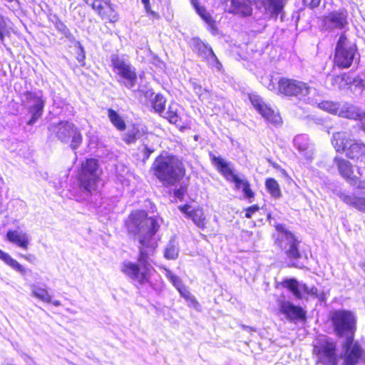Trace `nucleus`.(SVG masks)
<instances>
[{"mask_svg":"<svg viewBox=\"0 0 365 365\" xmlns=\"http://www.w3.org/2000/svg\"><path fill=\"white\" fill-rule=\"evenodd\" d=\"M351 82L352 78L347 73L336 76L333 78V84L341 90L346 88Z\"/></svg>","mask_w":365,"mask_h":365,"instance_id":"e433bc0d","label":"nucleus"},{"mask_svg":"<svg viewBox=\"0 0 365 365\" xmlns=\"http://www.w3.org/2000/svg\"><path fill=\"white\" fill-rule=\"evenodd\" d=\"M307 4L309 3L312 7L317 6L319 4V0H304Z\"/></svg>","mask_w":365,"mask_h":365,"instance_id":"e2e57ef3","label":"nucleus"},{"mask_svg":"<svg viewBox=\"0 0 365 365\" xmlns=\"http://www.w3.org/2000/svg\"><path fill=\"white\" fill-rule=\"evenodd\" d=\"M21 257L27 260L29 262L34 263L36 260V257L35 255L29 254V255H21Z\"/></svg>","mask_w":365,"mask_h":365,"instance_id":"bf43d9fd","label":"nucleus"},{"mask_svg":"<svg viewBox=\"0 0 365 365\" xmlns=\"http://www.w3.org/2000/svg\"><path fill=\"white\" fill-rule=\"evenodd\" d=\"M335 162L337 165L340 174L351 185H356L359 189H364L363 182H359L357 185L359 178L353 175L351 164L346 160L343 158H335Z\"/></svg>","mask_w":365,"mask_h":365,"instance_id":"dca6fc26","label":"nucleus"},{"mask_svg":"<svg viewBox=\"0 0 365 365\" xmlns=\"http://www.w3.org/2000/svg\"><path fill=\"white\" fill-rule=\"evenodd\" d=\"M294 146L306 159H312L314 146L306 135H298L294 138Z\"/></svg>","mask_w":365,"mask_h":365,"instance_id":"a211bd4d","label":"nucleus"},{"mask_svg":"<svg viewBox=\"0 0 365 365\" xmlns=\"http://www.w3.org/2000/svg\"><path fill=\"white\" fill-rule=\"evenodd\" d=\"M362 113L356 106L345 103L340 106L338 115L342 118L359 120Z\"/></svg>","mask_w":365,"mask_h":365,"instance_id":"bb28decb","label":"nucleus"},{"mask_svg":"<svg viewBox=\"0 0 365 365\" xmlns=\"http://www.w3.org/2000/svg\"><path fill=\"white\" fill-rule=\"evenodd\" d=\"M185 194V190L180 187L175 191V196L178 198H182Z\"/></svg>","mask_w":365,"mask_h":365,"instance_id":"680f3d73","label":"nucleus"},{"mask_svg":"<svg viewBox=\"0 0 365 365\" xmlns=\"http://www.w3.org/2000/svg\"><path fill=\"white\" fill-rule=\"evenodd\" d=\"M323 22L327 29H342L346 24V15L343 12L331 13L324 17Z\"/></svg>","mask_w":365,"mask_h":365,"instance_id":"5701e85b","label":"nucleus"},{"mask_svg":"<svg viewBox=\"0 0 365 365\" xmlns=\"http://www.w3.org/2000/svg\"><path fill=\"white\" fill-rule=\"evenodd\" d=\"M103 2V9L99 11L98 15L110 22H115L118 21V15L115 12L113 5L110 4V0H101Z\"/></svg>","mask_w":365,"mask_h":365,"instance_id":"c756f323","label":"nucleus"},{"mask_svg":"<svg viewBox=\"0 0 365 365\" xmlns=\"http://www.w3.org/2000/svg\"><path fill=\"white\" fill-rule=\"evenodd\" d=\"M141 2L143 4L145 11L148 14L151 15L155 18L159 17L158 14L151 9L150 0H141Z\"/></svg>","mask_w":365,"mask_h":365,"instance_id":"de8ad7c7","label":"nucleus"},{"mask_svg":"<svg viewBox=\"0 0 365 365\" xmlns=\"http://www.w3.org/2000/svg\"><path fill=\"white\" fill-rule=\"evenodd\" d=\"M165 271L166 277L170 280L173 286H179V283L181 282V279L178 276L174 274L170 270L165 269Z\"/></svg>","mask_w":365,"mask_h":365,"instance_id":"49530a36","label":"nucleus"},{"mask_svg":"<svg viewBox=\"0 0 365 365\" xmlns=\"http://www.w3.org/2000/svg\"><path fill=\"white\" fill-rule=\"evenodd\" d=\"M166 100L164 96L161 94H156L152 101V105L155 110L158 113H163L165 111Z\"/></svg>","mask_w":365,"mask_h":365,"instance_id":"58836bf2","label":"nucleus"},{"mask_svg":"<svg viewBox=\"0 0 365 365\" xmlns=\"http://www.w3.org/2000/svg\"><path fill=\"white\" fill-rule=\"evenodd\" d=\"M279 311L289 321L301 319L304 317L302 309L289 302L282 301L279 305Z\"/></svg>","mask_w":365,"mask_h":365,"instance_id":"aec40b11","label":"nucleus"},{"mask_svg":"<svg viewBox=\"0 0 365 365\" xmlns=\"http://www.w3.org/2000/svg\"><path fill=\"white\" fill-rule=\"evenodd\" d=\"M356 52V46L349 43L347 38L341 35L336 47L334 58L336 65L341 68L350 67L354 59Z\"/></svg>","mask_w":365,"mask_h":365,"instance_id":"9d476101","label":"nucleus"},{"mask_svg":"<svg viewBox=\"0 0 365 365\" xmlns=\"http://www.w3.org/2000/svg\"><path fill=\"white\" fill-rule=\"evenodd\" d=\"M185 299L190 307L197 309V307L200 306L199 303L191 293L188 294V297H185Z\"/></svg>","mask_w":365,"mask_h":365,"instance_id":"5fc2aeb1","label":"nucleus"},{"mask_svg":"<svg viewBox=\"0 0 365 365\" xmlns=\"http://www.w3.org/2000/svg\"><path fill=\"white\" fill-rule=\"evenodd\" d=\"M157 139V137L152 133L147 134L143 139L142 145L138 148L139 152L143 155V160H147L151 153H153L155 149V145L154 141Z\"/></svg>","mask_w":365,"mask_h":365,"instance_id":"393cba45","label":"nucleus"},{"mask_svg":"<svg viewBox=\"0 0 365 365\" xmlns=\"http://www.w3.org/2000/svg\"><path fill=\"white\" fill-rule=\"evenodd\" d=\"M276 230L277 231L276 243L281 250L284 251L289 259V265L299 269L304 268L307 259L299 251V241L282 225H277Z\"/></svg>","mask_w":365,"mask_h":365,"instance_id":"20e7f679","label":"nucleus"},{"mask_svg":"<svg viewBox=\"0 0 365 365\" xmlns=\"http://www.w3.org/2000/svg\"><path fill=\"white\" fill-rule=\"evenodd\" d=\"M179 249L174 240L169 242L165 251V257L168 259H175L178 256Z\"/></svg>","mask_w":365,"mask_h":365,"instance_id":"4c0bfd02","label":"nucleus"},{"mask_svg":"<svg viewBox=\"0 0 365 365\" xmlns=\"http://www.w3.org/2000/svg\"><path fill=\"white\" fill-rule=\"evenodd\" d=\"M361 129L365 132V113L363 112L359 119Z\"/></svg>","mask_w":365,"mask_h":365,"instance_id":"052dcab7","label":"nucleus"},{"mask_svg":"<svg viewBox=\"0 0 365 365\" xmlns=\"http://www.w3.org/2000/svg\"><path fill=\"white\" fill-rule=\"evenodd\" d=\"M56 28L63 34L67 36L69 34V30L67 26L60 20H57L55 24Z\"/></svg>","mask_w":365,"mask_h":365,"instance_id":"09e8293b","label":"nucleus"},{"mask_svg":"<svg viewBox=\"0 0 365 365\" xmlns=\"http://www.w3.org/2000/svg\"><path fill=\"white\" fill-rule=\"evenodd\" d=\"M192 5L195 8L198 15L210 26H212L214 21L210 14L207 11L204 6L199 4L197 0H190Z\"/></svg>","mask_w":365,"mask_h":365,"instance_id":"72a5a7b5","label":"nucleus"},{"mask_svg":"<svg viewBox=\"0 0 365 365\" xmlns=\"http://www.w3.org/2000/svg\"><path fill=\"white\" fill-rule=\"evenodd\" d=\"M163 116L170 123L175 124L180 129L184 127L182 123V109L176 103H171L166 111H164Z\"/></svg>","mask_w":365,"mask_h":365,"instance_id":"412c9836","label":"nucleus"},{"mask_svg":"<svg viewBox=\"0 0 365 365\" xmlns=\"http://www.w3.org/2000/svg\"><path fill=\"white\" fill-rule=\"evenodd\" d=\"M153 174L165 185H173L185 175L182 162L174 155L158 156L150 168Z\"/></svg>","mask_w":365,"mask_h":365,"instance_id":"f03ea898","label":"nucleus"},{"mask_svg":"<svg viewBox=\"0 0 365 365\" xmlns=\"http://www.w3.org/2000/svg\"><path fill=\"white\" fill-rule=\"evenodd\" d=\"M185 299L190 307L197 309V307L200 306L199 303L191 293L188 294V297H185Z\"/></svg>","mask_w":365,"mask_h":365,"instance_id":"603ef678","label":"nucleus"},{"mask_svg":"<svg viewBox=\"0 0 365 365\" xmlns=\"http://www.w3.org/2000/svg\"><path fill=\"white\" fill-rule=\"evenodd\" d=\"M210 157L216 169L227 180L235 182V180L239 178L234 173L232 163L230 162L226 161L220 156H215L212 153H210Z\"/></svg>","mask_w":365,"mask_h":365,"instance_id":"2eb2a0df","label":"nucleus"},{"mask_svg":"<svg viewBox=\"0 0 365 365\" xmlns=\"http://www.w3.org/2000/svg\"><path fill=\"white\" fill-rule=\"evenodd\" d=\"M101 174L97 160L87 159L82 163L78 175L80 189L91 194L97 191L101 183Z\"/></svg>","mask_w":365,"mask_h":365,"instance_id":"39448f33","label":"nucleus"},{"mask_svg":"<svg viewBox=\"0 0 365 365\" xmlns=\"http://www.w3.org/2000/svg\"><path fill=\"white\" fill-rule=\"evenodd\" d=\"M0 259L4 263L11 267L13 269L19 272L21 275H25L26 273V268L19 263L16 259H13L8 253L0 250Z\"/></svg>","mask_w":365,"mask_h":365,"instance_id":"7c9ffc66","label":"nucleus"},{"mask_svg":"<svg viewBox=\"0 0 365 365\" xmlns=\"http://www.w3.org/2000/svg\"><path fill=\"white\" fill-rule=\"evenodd\" d=\"M185 299L190 307L197 309V307L200 306L199 303L191 293L188 294V297H185Z\"/></svg>","mask_w":365,"mask_h":365,"instance_id":"3c124183","label":"nucleus"},{"mask_svg":"<svg viewBox=\"0 0 365 365\" xmlns=\"http://www.w3.org/2000/svg\"><path fill=\"white\" fill-rule=\"evenodd\" d=\"M23 103L28 109L31 118L28 121L30 125H34L39 119L43 112L45 101L41 91H26L24 94Z\"/></svg>","mask_w":365,"mask_h":365,"instance_id":"1a4fd4ad","label":"nucleus"},{"mask_svg":"<svg viewBox=\"0 0 365 365\" xmlns=\"http://www.w3.org/2000/svg\"><path fill=\"white\" fill-rule=\"evenodd\" d=\"M332 145L337 152H345L348 158L361 162L365 161V144L361 140L350 139L346 133H334Z\"/></svg>","mask_w":365,"mask_h":365,"instance_id":"423d86ee","label":"nucleus"},{"mask_svg":"<svg viewBox=\"0 0 365 365\" xmlns=\"http://www.w3.org/2000/svg\"><path fill=\"white\" fill-rule=\"evenodd\" d=\"M6 240L24 250H28L30 244L29 235L21 230H9L6 233Z\"/></svg>","mask_w":365,"mask_h":365,"instance_id":"4be33fe9","label":"nucleus"},{"mask_svg":"<svg viewBox=\"0 0 365 365\" xmlns=\"http://www.w3.org/2000/svg\"><path fill=\"white\" fill-rule=\"evenodd\" d=\"M285 0H261V4L267 14L277 18L284 8Z\"/></svg>","mask_w":365,"mask_h":365,"instance_id":"a878e982","label":"nucleus"},{"mask_svg":"<svg viewBox=\"0 0 365 365\" xmlns=\"http://www.w3.org/2000/svg\"><path fill=\"white\" fill-rule=\"evenodd\" d=\"M225 6L229 13L243 17L249 16L252 13L250 0H227Z\"/></svg>","mask_w":365,"mask_h":365,"instance_id":"ddd939ff","label":"nucleus"},{"mask_svg":"<svg viewBox=\"0 0 365 365\" xmlns=\"http://www.w3.org/2000/svg\"><path fill=\"white\" fill-rule=\"evenodd\" d=\"M185 299L190 307L197 309V307L200 306L199 303L191 293L188 294V297H185Z\"/></svg>","mask_w":365,"mask_h":365,"instance_id":"6e6d98bb","label":"nucleus"},{"mask_svg":"<svg viewBox=\"0 0 365 365\" xmlns=\"http://www.w3.org/2000/svg\"><path fill=\"white\" fill-rule=\"evenodd\" d=\"M269 91H274L277 93L283 94L287 96L306 97V101L309 104L316 106L319 108V103L317 98L309 97L311 94L317 93V90L308 86L306 83L292 78L285 77L279 78L277 80V86L273 82V79L269 80L267 86Z\"/></svg>","mask_w":365,"mask_h":365,"instance_id":"7ed1b4c3","label":"nucleus"},{"mask_svg":"<svg viewBox=\"0 0 365 365\" xmlns=\"http://www.w3.org/2000/svg\"><path fill=\"white\" fill-rule=\"evenodd\" d=\"M140 132L139 129L136 127H133L124 134L123 138L127 144H130L135 143L136 140L140 138Z\"/></svg>","mask_w":365,"mask_h":365,"instance_id":"ea45409f","label":"nucleus"},{"mask_svg":"<svg viewBox=\"0 0 365 365\" xmlns=\"http://www.w3.org/2000/svg\"><path fill=\"white\" fill-rule=\"evenodd\" d=\"M110 60L114 72L119 77L118 81L127 88L133 90L138 80L135 67L128 60L118 55H112Z\"/></svg>","mask_w":365,"mask_h":365,"instance_id":"6e6552de","label":"nucleus"},{"mask_svg":"<svg viewBox=\"0 0 365 365\" xmlns=\"http://www.w3.org/2000/svg\"><path fill=\"white\" fill-rule=\"evenodd\" d=\"M190 43L192 50L204 59L212 51V48L199 38H192Z\"/></svg>","mask_w":365,"mask_h":365,"instance_id":"cd10ccee","label":"nucleus"},{"mask_svg":"<svg viewBox=\"0 0 365 365\" xmlns=\"http://www.w3.org/2000/svg\"><path fill=\"white\" fill-rule=\"evenodd\" d=\"M161 222L158 217H148V213L144 210L132 212L126 221L128 232L138 242L140 254L138 263L124 261L120 270L135 283L143 285L149 282L153 267L148 259L150 256L153 255L158 246L155 234Z\"/></svg>","mask_w":365,"mask_h":365,"instance_id":"f257e3e1","label":"nucleus"},{"mask_svg":"<svg viewBox=\"0 0 365 365\" xmlns=\"http://www.w3.org/2000/svg\"><path fill=\"white\" fill-rule=\"evenodd\" d=\"M340 106L341 105L332 101H325L321 102V109L336 115H338Z\"/></svg>","mask_w":365,"mask_h":365,"instance_id":"79ce46f5","label":"nucleus"},{"mask_svg":"<svg viewBox=\"0 0 365 365\" xmlns=\"http://www.w3.org/2000/svg\"><path fill=\"white\" fill-rule=\"evenodd\" d=\"M259 207L257 205H252L247 207L245 210V217L247 218H250L254 213L259 210Z\"/></svg>","mask_w":365,"mask_h":365,"instance_id":"4d7b16f0","label":"nucleus"},{"mask_svg":"<svg viewBox=\"0 0 365 365\" xmlns=\"http://www.w3.org/2000/svg\"><path fill=\"white\" fill-rule=\"evenodd\" d=\"M336 342L321 339V362L325 365H337Z\"/></svg>","mask_w":365,"mask_h":365,"instance_id":"4468645a","label":"nucleus"},{"mask_svg":"<svg viewBox=\"0 0 365 365\" xmlns=\"http://www.w3.org/2000/svg\"><path fill=\"white\" fill-rule=\"evenodd\" d=\"M179 209L187 217L190 218L198 227L201 229L205 227V217L202 208H192L190 205H185L179 206Z\"/></svg>","mask_w":365,"mask_h":365,"instance_id":"f3484780","label":"nucleus"},{"mask_svg":"<svg viewBox=\"0 0 365 365\" xmlns=\"http://www.w3.org/2000/svg\"><path fill=\"white\" fill-rule=\"evenodd\" d=\"M108 117L113 126L118 130H124L125 129L126 126L124 120L115 110L112 108L108 109Z\"/></svg>","mask_w":365,"mask_h":365,"instance_id":"473e14b6","label":"nucleus"},{"mask_svg":"<svg viewBox=\"0 0 365 365\" xmlns=\"http://www.w3.org/2000/svg\"><path fill=\"white\" fill-rule=\"evenodd\" d=\"M283 286L287 288L293 295L298 299L302 297L303 292H306L307 287L304 284H301L294 279H287L284 280Z\"/></svg>","mask_w":365,"mask_h":365,"instance_id":"c85d7f7f","label":"nucleus"},{"mask_svg":"<svg viewBox=\"0 0 365 365\" xmlns=\"http://www.w3.org/2000/svg\"><path fill=\"white\" fill-rule=\"evenodd\" d=\"M192 87L195 93L199 96V98H202V99H203L202 88L201 86L196 83H192Z\"/></svg>","mask_w":365,"mask_h":365,"instance_id":"13d9d810","label":"nucleus"},{"mask_svg":"<svg viewBox=\"0 0 365 365\" xmlns=\"http://www.w3.org/2000/svg\"><path fill=\"white\" fill-rule=\"evenodd\" d=\"M265 187L272 197L278 198L281 196L279 185L275 179L267 178L265 181Z\"/></svg>","mask_w":365,"mask_h":365,"instance_id":"c9c22d12","label":"nucleus"},{"mask_svg":"<svg viewBox=\"0 0 365 365\" xmlns=\"http://www.w3.org/2000/svg\"><path fill=\"white\" fill-rule=\"evenodd\" d=\"M205 59L207 61L210 66L215 68L217 71L221 70L222 64L218 61L213 51Z\"/></svg>","mask_w":365,"mask_h":365,"instance_id":"37998d69","label":"nucleus"},{"mask_svg":"<svg viewBox=\"0 0 365 365\" xmlns=\"http://www.w3.org/2000/svg\"><path fill=\"white\" fill-rule=\"evenodd\" d=\"M331 320L335 334L341 338L354 337L356 330V319L354 314L346 310L332 312Z\"/></svg>","mask_w":365,"mask_h":365,"instance_id":"0eeeda50","label":"nucleus"},{"mask_svg":"<svg viewBox=\"0 0 365 365\" xmlns=\"http://www.w3.org/2000/svg\"><path fill=\"white\" fill-rule=\"evenodd\" d=\"M81 54H80L78 57V61L79 62H82L83 61V59L85 58V55H84V52H83V48L81 46Z\"/></svg>","mask_w":365,"mask_h":365,"instance_id":"0e129e2a","label":"nucleus"},{"mask_svg":"<svg viewBox=\"0 0 365 365\" xmlns=\"http://www.w3.org/2000/svg\"><path fill=\"white\" fill-rule=\"evenodd\" d=\"M11 30L9 19L0 15V41L1 43H4L5 36H9Z\"/></svg>","mask_w":365,"mask_h":365,"instance_id":"f704fd0d","label":"nucleus"},{"mask_svg":"<svg viewBox=\"0 0 365 365\" xmlns=\"http://www.w3.org/2000/svg\"><path fill=\"white\" fill-rule=\"evenodd\" d=\"M175 287L178 289L183 298L188 297V294H190L187 288L182 284V281L179 283V286H175Z\"/></svg>","mask_w":365,"mask_h":365,"instance_id":"8fccbe9b","label":"nucleus"},{"mask_svg":"<svg viewBox=\"0 0 365 365\" xmlns=\"http://www.w3.org/2000/svg\"><path fill=\"white\" fill-rule=\"evenodd\" d=\"M314 353L317 356L319 354V349L317 346H314Z\"/></svg>","mask_w":365,"mask_h":365,"instance_id":"338daca9","label":"nucleus"},{"mask_svg":"<svg viewBox=\"0 0 365 365\" xmlns=\"http://www.w3.org/2000/svg\"><path fill=\"white\" fill-rule=\"evenodd\" d=\"M87 4L90 5L98 14L103 9V2L101 0H83Z\"/></svg>","mask_w":365,"mask_h":365,"instance_id":"a18cd8bd","label":"nucleus"},{"mask_svg":"<svg viewBox=\"0 0 365 365\" xmlns=\"http://www.w3.org/2000/svg\"><path fill=\"white\" fill-rule=\"evenodd\" d=\"M185 299L190 307L197 309V307L200 306L199 303L191 293L188 294V297H185Z\"/></svg>","mask_w":365,"mask_h":365,"instance_id":"864d4df0","label":"nucleus"},{"mask_svg":"<svg viewBox=\"0 0 365 365\" xmlns=\"http://www.w3.org/2000/svg\"><path fill=\"white\" fill-rule=\"evenodd\" d=\"M71 138H72L71 146L73 150H76L79 147L82 141V136L76 127Z\"/></svg>","mask_w":365,"mask_h":365,"instance_id":"c03bdc74","label":"nucleus"},{"mask_svg":"<svg viewBox=\"0 0 365 365\" xmlns=\"http://www.w3.org/2000/svg\"><path fill=\"white\" fill-rule=\"evenodd\" d=\"M239 184H240L239 185L240 187H235L236 189H242V183H239Z\"/></svg>","mask_w":365,"mask_h":365,"instance_id":"774afa93","label":"nucleus"},{"mask_svg":"<svg viewBox=\"0 0 365 365\" xmlns=\"http://www.w3.org/2000/svg\"><path fill=\"white\" fill-rule=\"evenodd\" d=\"M234 183L235 185V187H240L239 183H242V190L244 193V196L246 198H252L254 197V192L250 189V185L247 180L238 178L237 180H235V182Z\"/></svg>","mask_w":365,"mask_h":365,"instance_id":"a19ab883","label":"nucleus"},{"mask_svg":"<svg viewBox=\"0 0 365 365\" xmlns=\"http://www.w3.org/2000/svg\"><path fill=\"white\" fill-rule=\"evenodd\" d=\"M53 130L56 133L57 138L62 142L69 141L75 125L70 122H60L57 125H52Z\"/></svg>","mask_w":365,"mask_h":365,"instance_id":"b1692460","label":"nucleus"},{"mask_svg":"<svg viewBox=\"0 0 365 365\" xmlns=\"http://www.w3.org/2000/svg\"><path fill=\"white\" fill-rule=\"evenodd\" d=\"M362 354V347L354 340V337H346L341 342L342 365H356L361 358Z\"/></svg>","mask_w":365,"mask_h":365,"instance_id":"9b49d317","label":"nucleus"},{"mask_svg":"<svg viewBox=\"0 0 365 365\" xmlns=\"http://www.w3.org/2000/svg\"><path fill=\"white\" fill-rule=\"evenodd\" d=\"M53 305H54L55 307H58L61 304V302L58 301V300H54V301H52L51 300V302Z\"/></svg>","mask_w":365,"mask_h":365,"instance_id":"69168bd1","label":"nucleus"},{"mask_svg":"<svg viewBox=\"0 0 365 365\" xmlns=\"http://www.w3.org/2000/svg\"><path fill=\"white\" fill-rule=\"evenodd\" d=\"M250 100L256 110L267 122L276 126L282 124V120L279 112L274 110L269 105L264 103L259 96L252 94L250 96Z\"/></svg>","mask_w":365,"mask_h":365,"instance_id":"f8f14e48","label":"nucleus"},{"mask_svg":"<svg viewBox=\"0 0 365 365\" xmlns=\"http://www.w3.org/2000/svg\"><path fill=\"white\" fill-rule=\"evenodd\" d=\"M31 293L34 297L44 302H51V296L48 290L36 284L31 285Z\"/></svg>","mask_w":365,"mask_h":365,"instance_id":"2f4dec72","label":"nucleus"},{"mask_svg":"<svg viewBox=\"0 0 365 365\" xmlns=\"http://www.w3.org/2000/svg\"><path fill=\"white\" fill-rule=\"evenodd\" d=\"M339 199L346 205L351 207L358 211L365 214V197L356 195L355 194H349L345 192H339L337 194Z\"/></svg>","mask_w":365,"mask_h":365,"instance_id":"6ab92c4d","label":"nucleus"}]
</instances>
